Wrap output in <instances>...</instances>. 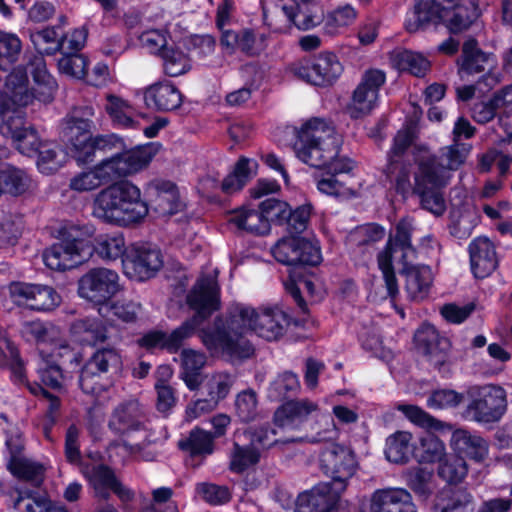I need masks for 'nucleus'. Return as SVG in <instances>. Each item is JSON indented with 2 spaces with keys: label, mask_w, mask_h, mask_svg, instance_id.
Wrapping results in <instances>:
<instances>
[{
  "label": "nucleus",
  "mask_w": 512,
  "mask_h": 512,
  "mask_svg": "<svg viewBox=\"0 0 512 512\" xmlns=\"http://www.w3.org/2000/svg\"><path fill=\"white\" fill-rule=\"evenodd\" d=\"M290 324L287 312L277 304L254 308L245 304L232 305L225 316L216 317L212 325L199 331V337L212 354L232 359L250 357L254 348L247 339L249 332L268 341L281 338Z\"/></svg>",
  "instance_id": "nucleus-1"
},
{
  "label": "nucleus",
  "mask_w": 512,
  "mask_h": 512,
  "mask_svg": "<svg viewBox=\"0 0 512 512\" xmlns=\"http://www.w3.org/2000/svg\"><path fill=\"white\" fill-rule=\"evenodd\" d=\"M413 231V220L408 217L402 218L391 230L386 247L377 257L387 294L392 298L398 294L393 261L402 265V273L406 277L405 289L412 300L424 299L432 283L430 267L413 264L417 258V251L411 243Z\"/></svg>",
  "instance_id": "nucleus-2"
},
{
  "label": "nucleus",
  "mask_w": 512,
  "mask_h": 512,
  "mask_svg": "<svg viewBox=\"0 0 512 512\" xmlns=\"http://www.w3.org/2000/svg\"><path fill=\"white\" fill-rule=\"evenodd\" d=\"M186 301L188 306L196 312L193 317L169 334L162 331H151L145 334L139 340L140 346L147 349H166L169 352L178 351L182 343L220 307L217 271L201 275L187 294Z\"/></svg>",
  "instance_id": "nucleus-3"
},
{
  "label": "nucleus",
  "mask_w": 512,
  "mask_h": 512,
  "mask_svg": "<svg viewBox=\"0 0 512 512\" xmlns=\"http://www.w3.org/2000/svg\"><path fill=\"white\" fill-rule=\"evenodd\" d=\"M341 137L335 128L323 119L307 121L299 130L294 144L297 157L315 168H328L332 174L348 173L354 163L346 157H338Z\"/></svg>",
  "instance_id": "nucleus-4"
},
{
  "label": "nucleus",
  "mask_w": 512,
  "mask_h": 512,
  "mask_svg": "<svg viewBox=\"0 0 512 512\" xmlns=\"http://www.w3.org/2000/svg\"><path fill=\"white\" fill-rule=\"evenodd\" d=\"M149 212L140 188L119 180L100 190L92 202V214L104 223L128 226L142 221Z\"/></svg>",
  "instance_id": "nucleus-5"
},
{
  "label": "nucleus",
  "mask_w": 512,
  "mask_h": 512,
  "mask_svg": "<svg viewBox=\"0 0 512 512\" xmlns=\"http://www.w3.org/2000/svg\"><path fill=\"white\" fill-rule=\"evenodd\" d=\"M34 95L28 89L27 72L22 67L15 68L7 77L0 93L1 132L12 140L19 138L29 126L21 108L31 104Z\"/></svg>",
  "instance_id": "nucleus-6"
},
{
  "label": "nucleus",
  "mask_w": 512,
  "mask_h": 512,
  "mask_svg": "<svg viewBox=\"0 0 512 512\" xmlns=\"http://www.w3.org/2000/svg\"><path fill=\"white\" fill-rule=\"evenodd\" d=\"M263 17L272 30L288 32L292 26L309 30L324 20L320 3L297 4L294 0H262Z\"/></svg>",
  "instance_id": "nucleus-7"
},
{
  "label": "nucleus",
  "mask_w": 512,
  "mask_h": 512,
  "mask_svg": "<svg viewBox=\"0 0 512 512\" xmlns=\"http://www.w3.org/2000/svg\"><path fill=\"white\" fill-rule=\"evenodd\" d=\"M121 368L122 358L115 348L97 349L81 369L79 376L81 390L93 396L100 395L112 386L113 378L120 373Z\"/></svg>",
  "instance_id": "nucleus-8"
},
{
  "label": "nucleus",
  "mask_w": 512,
  "mask_h": 512,
  "mask_svg": "<svg viewBox=\"0 0 512 512\" xmlns=\"http://www.w3.org/2000/svg\"><path fill=\"white\" fill-rule=\"evenodd\" d=\"M468 403L462 412L465 420L479 424L498 422L507 410V393L496 384L473 385L466 390Z\"/></svg>",
  "instance_id": "nucleus-9"
},
{
  "label": "nucleus",
  "mask_w": 512,
  "mask_h": 512,
  "mask_svg": "<svg viewBox=\"0 0 512 512\" xmlns=\"http://www.w3.org/2000/svg\"><path fill=\"white\" fill-rule=\"evenodd\" d=\"M148 420L144 414L141 405L136 400H129L117 405L109 419L108 427L117 436H119L125 447L131 452L140 451L145 445L155 441L150 435H146L144 440L139 443L131 444L130 439L136 433L146 432Z\"/></svg>",
  "instance_id": "nucleus-10"
},
{
  "label": "nucleus",
  "mask_w": 512,
  "mask_h": 512,
  "mask_svg": "<svg viewBox=\"0 0 512 512\" xmlns=\"http://www.w3.org/2000/svg\"><path fill=\"white\" fill-rule=\"evenodd\" d=\"M155 151L151 146L115 153L99 161L94 168L102 184L135 174L145 168L153 159Z\"/></svg>",
  "instance_id": "nucleus-11"
},
{
  "label": "nucleus",
  "mask_w": 512,
  "mask_h": 512,
  "mask_svg": "<svg viewBox=\"0 0 512 512\" xmlns=\"http://www.w3.org/2000/svg\"><path fill=\"white\" fill-rule=\"evenodd\" d=\"M414 179V192L419 195L421 206L434 215H442L446 204L441 188L448 184L450 175L436 171L433 162H419Z\"/></svg>",
  "instance_id": "nucleus-12"
},
{
  "label": "nucleus",
  "mask_w": 512,
  "mask_h": 512,
  "mask_svg": "<svg viewBox=\"0 0 512 512\" xmlns=\"http://www.w3.org/2000/svg\"><path fill=\"white\" fill-rule=\"evenodd\" d=\"M289 72L297 79L315 86L333 84L343 71L338 57L331 52L317 55L312 61L302 60L292 63Z\"/></svg>",
  "instance_id": "nucleus-13"
},
{
  "label": "nucleus",
  "mask_w": 512,
  "mask_h": 512,
  "mask_svg": "<svg viewBox=\"0 0 512 512\" xmlns=\"http://www.w3.org/2000/svg\"><path fill=\"white\" fill-rule=\"evenodd\" d=\"M120 291L119 275L115 270L97 267L88 270L78 281L81 298L100 307Z\"/></svg>",
  "instance_id": "nucleus-14"
},
{
  "label": "nucleus",
  "mask_w": 512,
  "mask_h": 512,
  "mask_svg": "<svg viewBox=\"0 0 512 512\" xmlns=\"http://www.w3.org/2000/svg\"><path fill=\"white\" fill-rule=\"evenodd\" d=\"M160 249L150 243L131 245L122 259L124 273L130 279L144 281L156 275L163 266Z\"/></svg>",
  "instance_id": "nucleus-15"
},
{
  "label": "nucleus",
  "mask_w": 512,
  "mask_h": 512,
  "mask_svg": "<svg viewBox=\"0 0 512 512\" xmlns=\"http://www.w3.org/2000/svg\"><path fill=\"white\" fill-rule=\"evenodd\" d=\"M320 465L322 471L331 478L336 490L344 492L349 479L355 474L357 461L351 449L340 444L332 443L321 453Z\"/></svg>",
  "instance_id": "nucleus-16"
},
{
  "label": "nucleus",
  "mask_w": 512,
  "mask_h": 512,
  "mask_svg": "<svg viewBox=\"0 0 512 512\" xmlns=\"http://www.w3.org/2000/svg\"><path fill=\"white\" fill-rule=\"evenodd\" d=\"M385 81L386 75L380 69H369L363 73L347 106L351 118L359 119L372 112L377 105L379 90Z\"/></svg>",
  "instance_id": "nucleus-17"
},
{
  "label": "nucleus",
  "mask_w": 512,
  "mask_h": 512,
  "mask_svg": "<svg viewBox=\"0 0 512 512\" xmlns=\"http://www.w3.org/2000/svg\"><path fill=\"white\" fill-rule=\"evenodd\" d=\"M271 252L278 262L289 266H315L321 262L319 247L304 238H282Z\"/></svg>",
  "instance_id": "nucleus-18"
},
{
  "label": "nucleus",
  "mask_w": 512,
  "mask_h": 512,
  "mask_svg": "<svg viewBox=\"0 0 512 512\" xmlns=\"http://www.w3.org/2000/svg\"><path fill=\"white\" fill-rule=\"evenodd\" d=\"M319 406L309 399L287 401L274 413V422L278 427L296 429L310 415L320 416L319 421L329 425V417L319 414Z\"/></svg>",
  "instance_id": "nucleus-19"
},
{
  "label": "nucleus",
  "mask_w": 512,
  "mask_h": 512,
  "mask_svg": "<svg viewBox=\"0 0 512 512\" xmlns=\"http://www.w3.org/2000/svg\"><path fill=\"white\" fill-rule=\"evenodd\" d=\"M343 492L328 482H321L309 491L301 493L296 500V512H331Z\"/></svg>",
  "instance_id": "nucleus-20"
},
{
  "label": "nucleus",
  "mask_w": 512,
  "mask_h": 512,
  "mask_svg": "<svg viewBox=\"0 0 512 512\" xmlns=\"http://www.w3.org/2000/svg\"><path fill=\"white\" fill-rule=\"evenodd\" d=\"M415 342L435 368L440 369L446 363L450 341L441 336L433 325H422L415 334Z\"/></svg>",
  "instance_id": "nucleus-21"
},
{
  "label": "nucleus",
  "mask_w": 512,
  "mask_h": 512,
  "mask_svg": "<svg viewBox=\"0 0 512 512\" xmlns=\"http://www.w3.org/2000/svg\"><path fill=\"white\" fill-rule=\"evenodd\" d=\"M370 512H418L411 493L404 488H383L370 497Z\"/></svg>",
  "instance_id": "nucleus-22"
},
{
  "label": "nucleus",
  "mask_w": 512,
  "mask_h": 512,
  "mask_svg": "<svg viewBox=\"0 0 512 512\" xmlns=\"http://www.w3.org/2000/svg\"><path fill=\"white\" fill-rule=\"evenodd\" d=\"M470 267L475 278L490 276L498 266L494 244L487 237L475 238L468 247Z\"/></svg>",
  "instance_id": "nucleus-23"
},
{
  "label": "nucleus",
  "mask_w": 512,
  "mask_h": 512,
  "mask_svg": "<svg viewBox=\"0 0 512 512\" xmlns=\"http://www.w3.org/2000/svg\"><path fill=\"white\" fill-rule=\"evenodd\" d=\"M143 99L149 109L160 112L176 110L183 101L179 89L169 81H159L146 87Z\"/></svg>",
  "instance_id": "nucleus-24"
},
{
  "label": "nucleus",
  "mask_w": 512,
  "mask_h": 512,
  "mask_svg": "<svg viewBox=\"0 0 512 512\" xmlns=\"http://www.w3.org/2000/svg\"><path fill=\"white\" fill-rule=\"evenodd\" d=\"M94 109L91 106L75 107L62 120V135L73 146L75 142H81L91 138L94 123L91 118Z\"/></svg>",
  "instance_id": "nucleus-25"
},
{
  "label": "nucleus",
  "mask_w": 512,
  "mask_h": 512,
  "mask_svg": "<svg viewBox=\"0 0 512 512\" xmlns=\"http://www.w3.org/2000/svg\"><path fill=\"white\" fill-rule=\"evenodd\" d=\"M451 446L460 456L477 463L484 462L489 455V443L480 434L459 428L453 431Z\"/></svg>",
  "instance_id": "nucleus-26"
},
{
  "label": "nucleus",
  "mask_w": 512,
  "mask_h": 512,
  "mask_svg": "<svg viewBox=\"0 0 512 512\" xmlns=\"http://www.w3.org/2000/svg\"><path fill=\"white\" fill-rule=\"evenodd\" d=\"M146 194L160 215H172L178 211L179 195L175 184L168 180L154 179L147 183Z\"/></svg>",
  "instance_id": "nucleus-27"
},
{
  "label": "nucleus",
  "mask_w": 512,
  "mask_h": 512,
  "mask_svg": "<svg viewBox=\"0 0 512 512\" xmlns=\"http://www.w3.org/2000/svg\"><path fill=\"white\" fill-rule=\"evenodd\" d=\"M492 55L483 52L475 39H467L462 46V54L458 59V74L462 80L470 75L485 72L492 66Z\"/></svg>",
  "instance_id": "nucleus-28"
},
{
  "label": "nucleus",
  "mask_w": 512,
  "mask_h": 512,
  "mask_svg": "<svg viewBox=\"0 0 512 512\" xmlns=\"http://www.w3.org/2000/svg\"><path fill=\"white\" fill-rule=\"evenodd\" d=\"M44 264L51 270L65 271L72 269L86 260L82 248L67 245L63 241L54 243L42 254Z\"/></svg>",
  "instance_id": "nucleus-29"
},
{
  "label": "nucleus",
  "mask_w": 512,
  "mask_h": 512,
  "mask_svg": "<svg viewBox=\"0 0 512 512\" xmlns=\"http://www.w3.org/2000/svg\"><path fill=\"white\" fill-rule=\"evenodd\" d=\"M442 8L434 0H420L407 14L405 28L409 33L425 30L441 22Z\"/></svg>",
  "instance_id": "nucleus-30"
},
{
  "label": "nucleus",
  "mask_w": 512,
  "mask_h": 512,
  "mask_svg": "<svg viewBox=\"0 0 512 512\" xmlns=\"http://www.w3.org/2000/svg\"><path fill=\"white\" fill-rule=\"evenodd\" d=\"M43 54L34 56L28 66L36 87L33 89L34 99L47 103L52 101L57 84L46 68Z\"/></svg>",
  "instance_id": "nucleus-31"
},
{
  "label": "nucleus",
  "mask_w": 512,
  "mask_h": 512,
  "mask_svg": "<svg viewBox=\"0 0 512 512\" xmlns=\"http://www.w3.org/2000/svg\"><path fill=\"white\" fill-rule=\"evenodd\" d=\"M94 234L95 227L89 223L66 222L58 230L59 239L67 245L82 248V254L84 253L86 259L92 255L89 239Z\"/></svg>",
  "instance_id": "nucleus-32"
},
{
  "label": "nucleus",
  "mask_w": 512,
  "mask_h": 512,
  "mask_svg": "<svg viewBox=\"0 0 512 512\" xmlns=\"http://www.w3.org/2000/svg\"><path fill=\"white\" fill-rule=\"evenodd\" d=\"M141 310L140 302L129 298H120L108 301L99 307V314L107 320L131 324L137 321Z\"/></svg>",
  "instance_id": "nucleus-33"
},
{
  "label": "nucleus",
  "mask_w": 512,
  "mask_h": 512,
  "mask_svg": "<svg viewBox=\"0 0 512 512\" xmlns=\"http://www.w3.org/2000/svg\"><path fill=\"white\" fill-rule=\"evenodd\" d=\"M391 65L399 71L422 77L430 68L429 61L420 53L403 48H396L389 54Z\"/></svg>",
  "instance_id": "nucleus-34"
},
{
  "label": "nucleus",
  "mask_w": 512,
  "mask_h": 512,
  "mask_svg": "<svg viewBox=\"0 0 512 512\" xmlns=\"http://www.w3.org/2000/svg\"><path fill=\"white\" fill-rule=\"evenodd\" d=\"M446 454L444 442L429 432L423 434L413 448V456L419 463H439Z\"/></svg>",
  "instance_id": "nucleus-35"
},
{
  "label": "nucleus",
  "mask_w": 512,
  "mask_h": 512,
  "mask_svg": "<svg viewBox=\"0 0 512 512\" xmlns=\"http://www.w3.org/2000/svg\"><path fill=\"white\" fill-rule=\"evenodd\" d=\"M181 378L190 390H196L201 384L200 372L206 364V355L194 349H183L181 354Z\"/></svg>",
  "instance_id": "nucleus-36"
},
{
  "label": "nucleus",
  "mask_w": 512,
  "mask_h": 512,
  "mask_svg": "<svg viewBox=\"0 0 512 512\" xmlns=\"http://www.w3.org/2000/svg\"><path fill=\"white\" fill-rule=\"evenodd\" d=\"M7 468L18 479L30 482L36 487H39L43 482V466L28 458L19 456L16 452H11Z\"/></svg>",
  "instance_id": "nucleus-37"
},
{
  "label": "nucleus",
  "mask_w": 512,
  "mask_h": 512,
  "mask_svg": "<svg viewBox=\"0 0 512 512\" xmlns=\"http://www.w3.org/2000/svg\"><path fill=\"white\" fill-rule=\"evenodd\" d=\"M258 164L255 160L246 157L240 158L233 170L225 177L221 189L226 194H233L241 190L246 183L256 174Z\"/></svg>",
  "instance_id": "nucleus-38"
},
{
  "label": "nucleus",
  "mask_w": 512,
  "mask_h": 512,
  "mask_svg": "<svg viewBox=\"0 0 512 512\" xmlns=\"http://www.w3.org/2000/svg\"><path fill=\"white\" fill-rule=\"evenodd\" d=\"M468 149L463 144L454 142L444 147L439 157H429L420 162H433L435 170L450 175L449 171L458 169L465 161Z\"/></svg>",
  "instance_id": "nucleus-39"
},
{
  "label": "nucleus",
  "mask_w": 512,
  "mask_h": 512,
  "mask_svg": "<svg viewBox=\"0 0 512 512\" xmlns=\"http://www.w3.org/2000/svg\"><path fill=\"white\" fill-rule=\"evenodd\" d=\"M92 254L104 261H114L124 258L126 254L125 239L121 234H104L95 238L91 245Z\"/></svg>",
  "instance_id": "nucleus-40"
},
{
  "label": "nucleus",
  "mask_w": 512,
  "mask_h": 512,
  "mask_svg": "<svg viewBox=\"0 0 512 512\" xmlns=\"http://www.w3.org/2000/svg\"><path fill=\"white\" fill-rule=\"evenodd\" d=\"M214 440L211 432L196 427L190 431L188 437L178 442V446L191 456L206 457L214 452Z\"/></svg>",
  "instance_id": "nucleus-41"
},
{
  "label": "nucleus",
  "mask_w": 512,
  "mask_h": 512,
  "mask_svg": "<svg viewBox=\"0 0 512 512\" xmlns=\"http://www.w3.org/2000/svg\"><path fill=\"white\" fill-rule=\"evenodd\" d=\"M412 434L407 431H397L386 439L385 455L393 463H407L413 455L411 444Z\"/></svg>",
  "instance_id": "nucleus-42"
},
{
  "label": "nucleus",
  "mask_w": 512,
  "mask_h": 512,
  "mask_svg": "<svg viewBox=\"0 0 512 512\" xmlns=\"http://www.w3.org/2000/svg\"><path fill=\"white\" fill-rule=\"evenodd\" d=\"M230 222L250 233L264 234L269 230V222L261 209H238L231 215Z\"/></svg>",
  "instance_id": "nucleus-43"
},
{
  "label": "nucleus",
  "mask_w": 512,
  "mask_h": 512,
  "mask_svg": "<svg viewBox=\"0 0 512 512\" xmlns=\"http://www.w3.org/2000/svg\"><path fill=\"white\" fill-rule=\"evenodd\" d=\"M71 331L80 342L87 345H96L108 339L105 325L95 319L77 320L72 324Z\"/></svg>",
  "instance_id": "nucleus-44"
},
{
  "label": "nucleus",
  "mask_w": 512,
  "mask_h": 512,
  "mask_svg": "<svg viewBox=\"0 0 512 512\" xmlns=\"http://www.w3.org/2000/svg\"><path fill=\"white\" fill-rule=\"evenodd\" d=\"M81 472L93 486L96 494L102 498L108 497L107 490L111 488L116 481L113 471L102 464L99 465H82Z\"/></svg>",
  "instance_id": "nucleus-45"
},
{
  "label": "nucleus",
  "mask_w": 512,
  "mask_h": 512,
  "mask_svg": "<svg viewBox=\"0 0 512 512\" xmlns=\"http://www.w3.org/2000/svg\"><path fill=\"white\" fill-rule=\"evenodd\" d=\"M11 507L19 509L23 500H33L38 512H68L67 508L60 503L51 501L46 495L29 489H14L10 492Z\"/></svg>",
  "instance_id": "nucleus-46"
},
{
  "label": "nucleus",
  "mask_w": 512,
  "mask_h": 512,
  "mask_svg": "<svg viewBox=\"0 0 512 512\" xmlns=\"http://www.w3.org/2000/svg\"><path fill=\"white\" fill-rule=\"evenodd\" d=\"M260 459L261 455L256 448H252L248 444L240 445L234 442L229 456V469L234 473L241 474L255 467Z\"/></svg>",
  "instance_id": "nucleus-47"
},
{
  "label": "nucleus",
  "mask_w": 512,
  "mask_h": 512,
  "mask_svg": "<svg viewBox=\"0 0 512 512\" xmlns=\"http://www.w3.org/2000/svg\"><path fill=\"white\" fill-rule=\"evenodd\" d=\"M356 17L357 12L350 4L339 6L324 15V31L332 36L340 34L354 23Z\"/></svg>",
  "instance_id": "nucleus-48"
},
{
  "label": "nucleus",
  "mask_w": 512,
  "mask_h": 512,
  "mask_svg": "<svg viewBox=\"0 0 512 512\" xmlns=\"http://www.w3.org/2000/svg\"><path fill=\"white\" fill-rule=\"evenodd\" d=\"M438 504L440 512H474L475 499L472 493L463 487L450 489Z\"/></svg>",
  "instance_id": "nucleus-49"
},
{
  "label": "nucleus",
  "mask_w": 512,
  "mask_h": 512,
  "mask_svg": "<svg viewBox=\"0 0 512 512\" xmlns=\"http://www.w3.org/2000/svg\"><path fill=\"white\" fill-rule=\"evenodd\" d=\"M3 194L19 196L26 193L31 187V179L24 170L8 167L0 170Z\"/></svg>",
  "instance_id": "nucleus-50"
},
{
  "label": "nucleus",
  "mask_w": 512,
  "mask_h": 512,
  "mask_svg": "<svg viewBox=\"0 0 512 512\" xmlns=\"http://www.w3.org/2000/svg\"><path fill=\"white\" fill-rule=\"evenodd\" d=\"M438 476L450 484L461 483L468 473V464L460 455L446 454L445 458L439 462Z\"/></svg>",
  "instance_id": "nucleus-51"
},
{
  "label": "nucleus",
  "mask_w": 512,
  "mask_h": 512,
  "mask_svg": "<svg viewBox=\"0 0 512 512\" xmlns=\"http://www.w3.org/2000/svg\"><path fill=\"white\" fill-rule=\"evenodd\" d=\"M163 70L170 77L185 74L191 69V62L186 53L176 47H165L162 50Z\"/></svg>",
  "instance_id": "nucleus-52"
},
{
  "label": "nucleus",
  "mask_w": 512,
  "mask_h": 512,
  "mask_svg": "<svg viewBox=\"0 0 512 512\" xmlns=\"http://www.w3.org/2000/svg\"><path fill=\"white\" fill-rule=\"evenodd\" d=\"M38 154L37 166L44 174L56 172L65 162L66 156L57 145L45 142Z\"/></svg>",
  "instance_id": "nucleus-53"
},
{
  "label": "nucleus",
  "mask_w": 512,
  "mask_h": 512,
  "mask_svg": "<svg viewBox=\"0 0 512 512\" xmlns=\"http://www.w3.org/2000/svg\"><path fill=\"white\" fill-rule=\"evenodd\" d=\"M410 164L401 159L389 157V162L385 169L387 179L394 184L396 190L400 193H406L411 187L410 183Z\"/></svg>",
  "instance_id": "nucleus-54"
},
{
  "label": "nucleus",
  "mask_w": 512,
  "mask_h": 512,
  "mask_svg": "<svg viewBox=\"0 0 512 512\" xmlns=\"http://www.w3.org/2000/svg\"><path fill=\"white\" fill-rule=\"evenodd\" d=\"M195 494L212 506L224 505L228 503L232 497L231 491L227 486L211 482L197 483L195 485Z\"/></svg>",
  "instance_id": "nucleus-55"
},
{
  "label": "nucleus",
  "mask_w": 512,
  "mask_h": 512,
  "mask_svg": "<svg viewBox=\"0 0 512 512\" xmlns=\"http://www.w3.org/2000/svg\"><path fill=\"white\" fill-rule=\"evenodd\" d=\"M397 408L412 423H414L415 425H418L422 428L438 431V430H443L445 427L448 426L444 422L434 418L429 413H427L422 408H420L416 405L401 404Z\"/></svg>",
  "instance_id": "nucleus-56"
},
{
  "label": "nucleus",
  "mask_w": 512,
  "mask_h": 512,
  "mask_svg": "<svg viewBox=\"0 0 512 512\" xmlns=\"http://www.w3.org/2000/svg\"><path fill=\"white\" fill-rule=\"evenodd\" d=\"M88 59L80 53L62 54L58 60L60 73L75 79H84L88 69Z\"/></svg>",
  "instance_id": "nucleus-57"
},
{
  "label": "nucleus",
  "mask_w": 512,
  "mask_h": 512,
  "mask_svg": "<svg viewBox=\"0 0 512 512\" xmlns=\"http://www.w3.org/2000/svg\"><path fill=\"white\" fill-rule=\"evenodd\" d=\"M61 303V296L56 290L47 285L35 284L32 297L31 310L50 311L55 309Z\"/></svg>",
  "instance_id": "nucleus-58"
},
{
  "label": "nucleus",
  "mask_w": 512,
  "mask_h": 512,
  "mask_svg": "<svg viewBox=\"0 0 512 512\" xmlns=\"http://www.w3.org/2000/svg\"><path fill=\"white\" fill-rule=\"evenodd\" d=\"M441 22L450 32L459 33L471 25L472 19L468 14V9L462 5L451 9L442 8Z\"/></svg>",
  "instance_id": "nucleus-59"
},
{
  "label": "nucleus",
  "mask_w": 512,
  "mask_h": 512,
  "mask_svg": "<svg viewBox=\"0 0 512 512\" xmlns=\"http://www.w3.org/2000/svg\"><path fill=\"white\" fill-rule=\"evenodd\" d=\"M106 99L107 104L105 106V109L109 116L113 119V121L125 128L133 127L135 121L133 120L132 116L128 113V103L125 100L112 94H108L106 96Z\"/></svg>",
  "instance_id": "nucleus-60"
},
{
  "label": "nucleus",
  "mask_w": 512,
  "mask_h": 512,
  "mask_svg": "<svg viewBox=\"0 0 512 512\" xmlns=\"http://www.w3.org/2000/svg\"><path fill=\"white\" fill-rule=\"evenodd\" d=\"M300 383L295 373L286 371L279 374L277 378L271 383L269 388V397L273 400H281L290 392H295L299 389Z\"/></svg>",
  "instance_id": "nucleus-61"
},
{
  "label": "nucleus",
  "mask_w": 512,
  "mask_h": 512,
  "mask_svg": "<svg viewBox=\"0 0 512 512\" xmlns=\"http://www.w3.org/2000/svg\"><path fill=\"white\" fill-rule=\"evenodd\" d=\"M464 400V395L451 389H438L431 392L427 398L430 409L440 410L458 406Z\"/></svg>",
  "instance_id": "nucleus-62"
},
{
  "label": "nucleus",
  "mask_w": 512,
  "mask_h": 512,
  "mask_svg": "<svg viewBox=\"0 0 512 512\" xmlns=\"http://www.w3.org/2000/svg\"><path fill=\"white\" fill-rule=\"evenodd\" d=\"M233 382V376L228 373L219 372L213 374L206 384L209 398L215 400L218 404L220 400L224 399L229 394Z\"/></svg>",
  "instance_id": "nucleus-63"
},
{
  "label": "nucleus",
  "mask_w": 512,
  "mask_h": 512,
  "mask_svg": "<svg viewBox=\"0 0 512 512\" xmlns=\"http://www.w3.org/2000/svg\"><path fill=\"white\" fill-rule=\"evenodd\" d=\"M34 289L35 284L14 281L4 288V292L15 305L30 309Z\"/></svg>",
  "instance_id": "nucleus-64"
}]
</instances>
